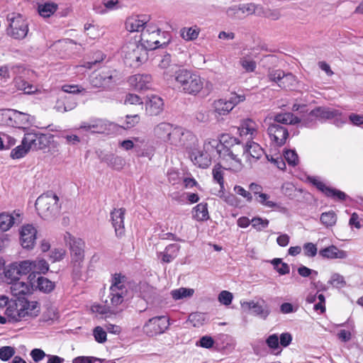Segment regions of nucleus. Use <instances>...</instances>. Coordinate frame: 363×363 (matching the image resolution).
I'll return each instance as SVG.
<instances>
[{
  "mask_svg": "<svg viewBox=\"0 0 363 363\" xmlns=\"http://www.w3.org/2000/svg\"><path fill=\"white\" fill-rule=\"evenodd\" d=\"M40 311L39 303L37 301H29L23 298L11 299L5 314L9 323H16L28 317H36Z\"/></svg>",
  "mask_w": 363,
  "mask_h": 363,
  "instance_id": "f257e3e1",
  "label": "nucleus"
},
{
  "mask_svg": "<svg viewBox=\"0 0 363 363\" xmlns=\"http://www.w3.org/2000/svg\"><path fill=\"white\" fill-rule=\"evenodd\" d=\"M173 79L184 93L196 96L203 89V82L196 72L186 68L179 69Z\"/></svg>",
  "mask_w": 363,
  "mask_h": 363,
  "instance_id": "f03ea898",
  "label": "nucleus"
},
{
  "mask_svg": "<svg viewBox=\"0 0 363 363\" xmlns=\"http://www.w3.org/2000/svg\"><path fill=\"white\" fill-rule=\"evenodd\" d=\"M221 143L220 145L217 155L221 160L226 161H235L240 163L238 155L241 150V143L236 138L228 134L220 135Z\"/></svg>",
  "mask_w": 363,
  "mask_h": 363,
  "instance_id": "7ed1b4c3",
  "label": "nucleus"
},
{
  "mask_svg": "<svg viewBox=\"0 0 363 363\" xmlns=\"http://www.w3.org/2000/svg\"><path fill=\"white\" fill-rule=\"evenodd\" d=\"M125 63L133 67H137L147 59L146 49L137 43H129L123 47Z\"/></svg>",
  "mask_w": 363,
  "mask_h": 363,
  "instance_id": "20e7f679",
  "label": "nucleus"
},
{
  "mask_svg": "<svg viewBox=\"0 0 363 363\" xmlns=\"http://www.w3.org/2000/svg\"><path fill=\"white\" fill-rule=\"evenodd\" d=\"M58 196L52 191L40 195L35 201V208L41 217L48 218L58 209Z\"/></svg>",
  "mask_w": 363,
  "mask_h": 363,
  "instance_id": "39448f33",
  "label": "nucleus"
},
{
  "mask_svg": "<svg viewBox=\"0 0 363 363\" xmlns=\"http://www.w3.org/2000/svg\"><path fill=\"white\" fill-rule=\"evenodd\" d=\"M244 100L245 96L243 95L237 94L231 96L229 100L223 99L215 100L212 104V108L216 117L218 118L220 116L228 114L235 106Z\"/></svg>",
  "mask_w": 363,
  "mask_h": 363,
  "instance_id": "423d86ee",
  "label": "nucleus"
},
{
  "mask_svg": "<svg viewBox=\"0 0 363 363\" xmlns=\"http://www.w3.org/2000/svg\"><path fill=\"white\" fill-rule=\"evenodd\" d=\"M116 77V70L106 69L94 72L91 75L89 81L93 87L108 89L114 85Z\"/></svg>",
  "mask_w": 363,
  "mask_h": 363,
  "instance_id": "0eeeda50",
  "label": "nucleus"
},
{
  "mask_svg": "<svg viewBox=\"0 0 363 363\" xmlns=\"http://www.w3.org/2000/svg\"><path fill=\"white\" fill-rule=\"evenodd\" d=\"M313 114H317L319 121L333 119V123L337 126H340L347 121L346 116L341 111L329 107H316L313 109Z\"/></svg>",
  "mask_w": 363,
  "mask_h": 363,
  "instance_id": "6e6552de",
  "label": "nucleus"
},
{
  "mask_svg": "<svg viewBox=\"0 0 363 363\" xmlns=\"http://www.w3.org/2000/svg\"><path fill=\"white\" fill-rule=\"evenodd\" d=\"M169 319L164 316H156L150 318L143 326L144 333L152 337L163 333L169 328Z\"/></svg>",
  "mask_w": 363,
  "mask_h": 363,
  "instance_id": "1a4fd4ad",
  "label": "nucleus"
},
{
  "mask_svg": "<svg viewBox=\"0 0 363 363\" xmlns=\"http://www.w3.org/2000/svg\"><path fill=\"white\" fill-rule=\"evenodd\" d=\"M65 241L70 250L71 261H84V242L81 238H75L69 233H66L65 235Z\"/></svg>",
  "mask_w": 363,
  "mask_h": 363,
  "instance_id": "9d476101",
  "label": "nucleus"
},
{
  "mask_svg": "<svg viewBox=\"0 0 363 363\" xmlns=\"http://www.w3.org/2000/svg\"><path fill=\"white\" fill-rule=\"evenodd\" d=\"M162 35L164 37L165 40H160L157 38V36H160V35H150L147 32H143L141 33V39L140 42L142 46H143L146 49V52L147 50H155L163 45H167L170 42V35L168 32L163 31L162 33Z\"/></svg>",
  "mask_w": 363,
  "mask_h": 363,
  "instance_id": "9b49d317",
  "label": "nucleus"
},
{
  "mask_svg": "<svg viewBox=\"0 0 363 363\" xmlns=\"http://www.w3.org/2000/svg\"><path fill=\"white\" fill-rule=\"evenodd\" d=\"M241 307L245 311L251 310L254 315L258 316L264 320H265L271 313L269 306L262 298L257 301H250L241 302Z\"/></svg>",
  "mask_w": 363,
  "mask_h": 363,
  "instance_id": "f8f14e48",
  "label": "nucleus"
},
{
  "mask_svg": "<svg viewBox=\"0 0 363 363\" xmlns=\"http://www.w3.org/2000/svg\"><path fill=\"white\" fill-rule=\"evenodd\" d=\"M28 32V23L21 16L10 19L9 27L7 28L9 35L15 39H23L26 36Z\"/></svg>",
  "mask_w": 363,
  "mask_h": 363,
  "instance_id": "ddd939ff",
  "label": "nucleus"
},
{
  "mask_svg": "<svg viewBox=\"0 0 363 363\" xmlns=\"http://www.w3.org/2000/svg\"><path fill=\"white\" fill-rule=\"evenodd\" d=\"M125 212L126 210L124 208H115L110 213L111 224L118 238H121L125 235L124 219Z\"/></svg>",
  "mask_w": 363,
  "mask_h": 363,
  "instance_id": "4468645a",
  "label": "nucleus"
},
{
  "mask_svg": "<svg viewBox=\"0 0 363 363\" xmlns=\"http://www.w3.org/2000/svg\"><path fill=\"white\" fill-rule=\"evenodd\" d=\"M194 139V135L182 128H173L168 143L177 147L188 148L187 140Z\"/></svg>",
  "mask_w": 363,
  "mask_h": 363,
  "instance_id": "2eb2a0df",
  "label": "nucleus"
},
{
  "mask_svg": "<svg viewBox=\"0 0 363 363\" xmlns=\"http://www.w3.org/2000/svg\"><path fill=\"white\" fill-rule=\"evenodd\" d=\"M267 133L271 140L277 146L284 145L289 136L288 130L277 123H271L267 128Z\"/></svg>",
  "mask_w": 363,
  "mask_h": 363,
  "instance_id": "dca6fc26",
  "label": "nucleus"
},
{
  "mask_svg": "<svg viewBox=\"0 0 363 363\" xmlns=\"http://www.w3.org/2000/svg\"><path fill=\"white\" fill-rule=\"evenodd\" d=\"M36 234L37 230L33 225L27 224L23 225L20 230L21 246L25 249H33L35 244Z\"/></svg>",
  "mask_w": 363,
  "mask_h": 363,
  "instance_id": "f3484780",
  "label": "nucleus"
},
{
  "mask_svg": "<svg viewBox=\"0 0 363 363\" xmlns=\"http://www.w3.org/2000/svg\"><path fill=\"white\" fill-rule=\"evenodd\" d=\"M240 153L250 162H256L264 154V150L257 143L250 142L245 145L241 144Z\"/></svg>",
  "mask_w": 363,
  "mask_h": 363,
  "instance_id": "a211bd4d",
  "label": "nucleus"
},
{
  "mask_svg": "<svg viewBox=\"0 0 363 363\" xmlns=\"http://www.w3.org/2000/svg\"><path fill=\"white\" fill-rule=\"evenodd\" d=\"M21 221V214L19 211H13L11 213L2 212L0 213V231H8L14 224H18Z\"/></svg>",
  "mask_w": 363,
  "mask_h": 363,
  "instance_id": "6ab92c4d",
  "label": "nucleus"
},
{
  "mask_svg": "<svg viewBox=\"0 0 363 363\" xmlns=\"http://www.w3.org/2000/svg\"><path fill=\"white\" fill-rule=\"evenodd\" d=\"M159 67L164 69L163 76L167 81L172 80L176 72L179 69H181L178 65L172 62L171 55L168 53L162 56V58L160 62Z\"/></svg>",
  "mask_w": 363,
  "mask_h": 363,
  "instance_id": "aec40b11",
  "label": "nucleus"
},
{
  "mask_svg": "<svg viewBox=\"0 0 363 363\" xmlns=\"http://www.w3.org/2000/svg\"><path fill=\"white\" fill-rule=\"evenodd\" d=\"M77 99L73 95L63 94L57 99L54 108L60 113L73 110L77 106Z\"/></svg>",
  "mask_w": 363,
  "mask_h": 363,
  "instance_id": "412c9836",
  "label": "nucleus"
},
{
  "mask_svg": "<svg viewBox=\"0 0 363 363\" xmlns=\"http://www.w3.org/2000/svg\"><path fill=\"white\" fill-rule=\"evenodd\" d=\"M250 190L255 195L257 196L256 199L262 205L268 208L279 207V204L274 201H269V196L267 194L262 193V186L256 183H251L249 186Z\"/></svg>",
  "mask_w": 363,
  "mask_h": 363,
  "instance_id": "4be33fe9",
  "label": "nucleus"
},
{
  "mask_svg": "<svg viewBox=\"0 0 363 363\" xmlns=\"http://www.w3.org/2000/svg\"><path fill=\"white\" fill-rule=\"evenodd\" d=\"M149 21V17L146 15L130 16L125 21V28L129 32H140Z\"/></svg>",
  "mask_w": 363,
  "mask_h": 363,
  "instance_id": "5701e85b",
  "label": "nucleus"
},
{
  "mask_svg": "<svg viewBox=\"0 0 363 363\" xmlns=\"http://www.w3.org/2000/svg\"><path fill=\"white\" fill-rule=\"evenodd\" d=\"M152 78L149 74H138L129 78L130 84L138 90L149 89L152 86Z\"/></svg>",
  "mask_w": 363,
  "mask_h": 363,
  "instance_id": "b1692460",
  "label": "nucleus"
},
{
  "mask_svg": "<svg viewBox=\"0 0 363 363\" xmlns=\"http://www.w3.org/2000/svg\"><path fill=\"white\" fill-rule=\"evenodd\" d=\"M189 157L193 163L200 168H207L211 164L212 158L204 150H194L190 152Z\"/></svg>",
  "mask_w": 363,
  "mask_h": 363,
  "instance_id": "393cba45",
  "label": "nucleus"
},
{
  "mask_svg": "<svg viewBox=\"0 0 363 363\" xmlns=\"http://www.w3.org/2000/svg\"><path fill=\"white\" fill-rule=\"evenodd\" d=\"M181 246L177 243L168 245L163 252L157 254L162 263H170L177 258Z\"/></svg>",
  "mask_w": 363,
  "mask_h": 363,
  "instance_id": "a878e982",
  "label": "nucleus"
},
{
  "mask_svg": "<svg viewBox=\"0 0 363 363\" xmlns=\"http://www.w3.org/2000/svg\"><path fill=\"white\" fill-rule=\"evenodd\" d=\"M164 102L158 96H152L145 103V111L149 116H157L162 111Z\"/></svg>",
  "mask_w": 363,
  "mask_h": 363,
  "instance_id": "bb28decb",
  "label": "nucleus"
},
{
  "mask_svg": "<svg viewBox=\"0 0 363 363\" xmlns=\"http://www.w3.org/2000/svg\"><path fill=\"white\" fill-rule=\"evenodd\" d=\"M111 284L110 286V291H118L128 293L125 284L128 282V278L125 275L121 273H115L111 276Z\"/></svg>",
  "mask_w": 363,
  "mask_h": 363,
  "instance_id": "cd10ccee",
  "label": "nucleus"
},
{
  "mask_svg": "<svg viewBox=\"0 0 363 363\" xmlns=\"http://www.w3.org/2000/svg\"><path fill=\"white\" fill-rule=\"evenodd\" d=\"M318 254L321 257L329 259H345L347 255L345 251L339 250L333 245L320 250Z\"/></svg>",
  "mask_w": 363,
  "mask_h": 363,
  "instance_id": "c85d7f7f",
  "label": "nucleus"
},
{
  "mask_svg": "<svg viewBox=\"0 0 363 363\" xmlns=\"http://www.w3.org/2000/svg\"><path fill=\"white\" fill-rule=\"evenodd\" d=\"M30 115L14 109L12 128L26 129V126L31 123Z\"/></svg>",
  "mask_w": 363,
  "mask_h": 363,
  "instance_id": "c756f323",
  "label": "nucleus"
},
{
  "mask_svg": "<svg viewBox=\"0 0 363 363\" xmlns=\"http://www.w3.org/2000/svg\"><path fill=\"white\" fill-rule=\"evenodd\" d=\"M274 122L272 123L284 124V125H295L299 123V118L294 116V113L290 112H285L276 114L273 118Z\"/></svg>",
  "mask_w": 363,
  "mask_h": 363,
  "instance_id": "7c9ffc66",
  "label": "nucleus"
},
{
  "mask_svg": "<svg viewBox=\"0 0 363 363\" xmlns=\"http://www.w3.org/2000/svg\"><path fill=\"white\" fill-rule=\"evenodd\" d=\"M240 136L250 135L252 139L257 133V125L252 119L244 120L238 128Z\"/></svg>",
  "mask_w": 363,
  "mask_h": 363,
  "instance_id": "2f4dec72",
  "label": "nucleus"
},
{
  "mask_svg": "<svg viewBox=\"0 0 363 363\" xmlns=\"http://www.w3.org/2000/svg\"><path fill=\"white\" fill-rule=\"evenodd\" d=\"M11 284V291L14 296L24 295L30 292V286H33V283H26L23 281H20V279H17L16 281H13V282H10Z\"/></svg>",
  "mask_w": 363,
  "mask_h": 363,
  "instance_id": "473e14b6",
  "label": "nucleus"
},
{
  "mask_svg": "<svg viewBox=\"0 0 363 363\" xmlns=\"http://www.w3.org/2000/svg\"><path fill=\"white\" fill-rule=\"evenodd\" d=\"M172 128V125L169 123H160L154 128V133L158 138L164 142H167L169 139Z\"/></svg>",
  "mask_w": 363,
  "mask_h": 363,
  "instance_id": "72a5a7b5",
  "label": "nucleus"
},
{
  "mask_svg": "<svg viewBox=\"0 0 363 363\" xmlns=\"http://www.w3.org/2000/svg\"><path fill=\"white\" fill-rule=\"evenodd\" d=\"M101 162L106 163L108 167L116 170H121L125 164V160L121 157L113 154L105 155L101 158Z\"/></svg>",
  "mask_w": 363,
  "mask_h": 363,
  "instance_id": "f704fd0d",
  "label": "nucleus"
},
{
  "mask_svg": "<svg viewBox=\"0 0 363 363\" xmlns=\"http://www.w3.org/2000/svg\"><path fill=\"white\" fill-rule=\"evenodd\" d=\"M193 212L194 218L199 221H205L209 219L207 203L202 202L197 204L193 208Z\"/></svg>",
  "mask_w": 363,
  "mask_h": 363,
  "instance_id": "c9c22d12",
  "label": "nucleus"
},
{
  "mask_svg": "<svg viewBox=\"0 0 363 363\" xmlns=\"http://www.w3.org/2000/svg\"><path fill=\"white\" fill-rule=\"evenodd\" d=\"M296 85V78L291 73L283 72V77H281L278 86L284 89H294Z\"/></svg>",
  "mask_w": 363,
  "mask_h": 363,
  "instance_id": "e433bc0d",
  "label": "nucleus"
},
{
  "mask_svg": "<svg viewBox=\"0 0 363 363\" xmlns=\"http://www.w3.org/2000/svg\"><path fill=\"white\" fill-rule=\"evenodd\" d=\"M5 277L9 283L13 282L17 279H20L21 275L16 263L13 262L10 264L4 270Z\"/></svg>",
  "mask_w": 363,
  "mask_h": 363,
  "instance_id": "4c0bfd02",
  "label": "nucleus"
},
{
  "mask_svg": "<svg viewBox=\"0 0 363 363\" xmlns=\"http://www.w3.org/2000/svg\"><path fill=\"white\" fill-rule=\"evenodd\" d=\"M220 143V138L219 140L208 139L204 142L203 150L208 152L212 158L217 155Z\"/></svg>",
  "mask_w": 363,
  "mask_h": 363,
  "instance_id": "58836bf2",
  "label": "nucleus"
},
{
  "mask_svg": "<svg viewBox=\"0 0 363 363\" xmlns=\"http://www.w3.org/2000/svg\"><path fill=\"white\" fill-rule=\"evenodd\" d=\"M266 345L275 355L280 354L282 350L279 345V339L277 334L269 335L266 339Z\"/></svg>",
  "mask_w": 363,
  "mask_h": 363,
  "instance_id": "ea45409f",
  "label": "nucleus"
},
{
  "mask_svg": "<svg viewBox=\"0 0 363 363\" xmlns=\"http://www.w3.org/2000/svg\"><path fill=\"white\" fill-rule=\"evenodd\" d=\"M36 287L42 292L50 293L55 287V282L51 281L50 279L44 277H39L37 279Z\"/></svg>",
  "mask_w": 363,
  "mask_h": 363,
  "instance_id": "a19ab883",
  "label": "nucleus"
},
{
  "mask_svg": "<svg viewBox=\"0 0 363 363\" xmlns=\"http://www.w3.org/2000/svg\"><path fill=\"white\" fill-rule=\"evenodd\" d=\"M240 8V11H241V14L242 15V18L245 15H252L253 13L259 14L262 10V7L259 5H256L254 3L249 4H243L238 5Z\"/></svg>",
  "mask_w": 363,
  "mask_h": 363,
  "instance_id": "79ce46f5",
  "label": "nucleus"
},
{
  "mask_svg": "<svg viewBox=\"0 0 363 363\" xmlns=\"http://www.w3.org/2000/svg\"><path fill=\"white\" fill-rule=\"evenodd\" d=\"M14 109H0V125L12 127Z\"/></svg>",
  "mask_w": 363,
  "mask_h": 363,
  "instance_id": "37998d69",
  "label": "nucleus"
},
{
  "mask_svg": "<svg viewBox=\"0 0 363 363\" xmlns=\"http://www.w3.org/2000/svg\"><path fill=\"white\" fill-rule=\"evenodd\" d=\"M57 9V5L55 3H45L44 4H40L38 6V13L39 14L44 17H50L52 14H53Z\"/></svg>",
  "mask_w": 363,
  "mask_h": 363,
  "instance_id": "c03bdc74",
  "label": "nucleus"
},
{
  "mask_svg": "<svg viewBox=\"0 0 363 363\" xmlns=\"http://www.w3.org/2000/svg\"><path fill=\"white\" fill-rule=\"evenodd\" d=\"M194 294V290L193 289H187L181 287L178 289H174L171 291L172 297L174 300H180L185 298H190Z\"/></svg>",
  "mask_w": 363,
  "mask_h": 363,
  "instance_id": "a18cd8bd",
  "label": "nucleus"
},
{
  "mask_svg": "<svg viewBox=\"0 0 363 363\" xmlns=\"http://www.w3.org/2000/svg\"><path fill=\"white\" fill-rule=\"evenodd\" d=\"M38 133V132L35 130H26L22 140V143L26 145L30 150L33 149Z\"/></svg>",
  "mask_w": 363,
  "mask_h": 363,
  "instance_id": "49530a36",
  "label": "nucleus"
},
{
  "mask_svg": "<svg viewBox=\"0 0 363 363\" xmlns=\"http://www.w3.org/2000/svg\"><path fill=\"white\" fill-rule=\"evenodd\" d=\"M300 122L302 125H304L308 128H312L318 121L317 114H313V110L310 112L303 114L301 118H299Z\"/></svg>",
  "mask_w": 363,
  "mask_h": 363,
  "instance_id": "de8ad7c7",
  "label": "nucleus"
},
{
  "mask_svg": "<svg viewBox=\"0 0 363 363\" xmlns=\"http://www.w3.org/2000/svg\"><path fill=\"white\" fill-rule=\"evenodd\" d=\"M80 128L91 133H101L102 131L101 122L99 120L83 122L80 125Z\"/></svg>",
  "mask_w": 363,
  "mask_h": 363,
  "instance_id": "09e8293b",
  "label": "nucleus"
},
{
  "mask_svg": "<svg viewBox=\"0 0 363 363\" xmlns=\"http://www.w3.org/2000/svg\"><path fill=\"white\" fill-rule=\"evenodd\" d=\"M320 219L322 224L325 227H332L336 223L337 216L333 211H330L323 213Z\"/></svg>",
  "mask_w": 363,
  "mask_h": 363,
  "instance_id": "8fccbe9b",
  "label": "nucleus"
},
{
  "mask_svg": "<svg viewBox=\"0 0 363 363\" xmlns=\"http://www.w3.org/2000/svg\"><path fill=\"white\" fill-rule=\"evenodd\" d=\"M15 86L18 89L22 90L24 91V93L28 94L34 93L36 90L34 86L21 77L16 78L15 79Z\"/></svg>",
  "mask_w": 363,
  "mask_h": 363,
  "instance_id": "3c124183",
  "label": "nucleus"
},
{
  "mask_svg": "<svg viewBox=\"0 0 363 363\" xmlns=\"http://www.w3.org/2000/svg\"><path fill=\"white\" fill-rule=\"evenodd\" d=\"M33 272L45 274L49 270L48 263L43 259L32 261Z\"/></svg>",
  "mask_w": 363,
  "mask_h": 363,
  "instance_id": "603ef678",
  "label": "nucleus"
},
{
  "mask_svg": "<svg viewBox=\"0 0 363 363\" xmlns=\"http://www.w3.org/2000/svg\"><path fill=\"white\" fill-rule=\"evenodd\" d=\"M204 321V315L199 312L191 313L188 318V322H189L194 327L201 326L203 324Z\"/></svg>",
  "mask_w": 363,
  "mask_h": 363,
  "instance_id": "864d4df0",
  "label": "nucleus"
},
{
  "mask_svg": "<svg viewBox=\"0 0 363 363\" xmlns=\"http://www.w3.org/2000/svg\"><path fill=\"white\" fill-rule=\"evenodd\" d=\"M30 150V149L21 143V145L16 147L11 152V157L13 159H20L23 157Z\"/></svg>",
  "mask_w": 363,
  "mask_h": 363,
  "instance_id": "5fc2aeb1",
  "label": "nucleus"
},
{
  "mask_svg": "<svg viewBox=\"0 0 363 363\" xmlns=\"http://www.w3.org/2000/svg\"><path fill=\"white\" fill-rule=\"evenodd\" d=\"M284 156L289 165L295 167L298 164V156L295 150H287Z\"/></svg>",
  "mask_w": 363,
  "mask_h": 363,
  "instance_id": "6e6d98bb",
  "label": "nucleus"
},
{
  "mask_svg": "<svg viewBox=\"0 0 363 363\" xmlns=\"http://www.w3.org/2000/svg\"><path fill=\"white\" fill-rule=\"evenodd\" d=\"M15 348L11 346H3L0 347V359L6 362L9 360L14 354Z\"/></svg>",
  "mask_w": 363,
  "mask_h": 363,
  "instance_id": "4d7b16f0",
  "label": "nucleus"
},
{
  "mask_svg": "<svg viewBox=\"0 0 363 363\" xmlns=\"http://www.w3.org/2000/svg\"><path fill=\"white\" fill-rule=\"evenodd\" d=\"M127 294H124V292H118V291H111L110 296L111 297V304L113 307H116L121 304Z\"/></svg>",
  "mask_w": 363,
  "mask_h": 363,
  "instance_id": "13d9d810",
  "label": "nucleus"
},
{
  "mask_svg": "<svg viewBox=\"0 0 363 363\" xmlns=\"http://www.w3.org/2000/svg\"><path fill=\"white\" fill-rule=\"evenodd\" d=\"M15 263H16L21 276L26 275L33 271V264L30 260H24L19 262H16Z\"/></svg>",
  "mask_w": 363,
  "mask_h": 363,
  "instance_id": "bf43d9fd",
  "label": "nucleus"
},
{
  "mask_svg": "<svg viewBox=\"0 0 363 363\" xmlns=\"http://www.w3.org/2000/svg\"><path fill=\"white\" fill-rule=\"evenodd\" d=\"M106 55L101 51H97L94 53V60L89 62H84L83 67L86 69H92L94 66L102 62Z\"/></svg>",
  "mask_w": 363,
  "mask_h": 363,
  "instance_id": "052dcab7",
  "label": "nucleus"
},
{
  "mask_svg": "<svg viewBox=\"0 0 363 363\" xmlns=\"http://www.w3.org/2000/svg\"><path fill=\"white\" fill-rule=\"evenodd\" d=\"M212 174L213 179L219 184L220 189H224L223 173L221 169V166L219 164L216 165L213 169Z\"/></svg>",
  "mask_w": 363,
  "mask_h": 363,
  "instance_id": "680f3d73",
  "label": "nucleus"
},
{
  "mask_svg": "<svg viewBox=\"0 0 363 363\" xmlns=\"http://www.w3.org/2000/svg\"><path fill=\"white\" fill-rule=\"evenodd\" d=\"M269 220L259 217L253 218L251 220L252 226L257 231H261L269 225Z\"/></svg>",
  "mask_w": 363,
  "mask_h": 363,
  "instance_id": "e2e57ef3",
  "label": "nucleus"
},
{
  "mask_svg": "<svg viewBox=\"0 0 363 363\" xmlns=\"http://www.w3.org/2000/svg\"><path fill=\"white\" fill-rule=\"evenodd\" d=\"M296 190V186L290 182L284 183L281 188L282 194L290 199H293L295 196Z\"/></svg>",
  "mask_w": 363,
  "mask_h": 363,
  "instance_id": "0e129e2a",
  "label": "nucleus"
},
{
  "mask_svg": "<svg viewBox=\"0 0 363 363\" xmlns=\"http://www.w3.org/2000/svg\"><path fill=\"white\" fill-rule=\"evenodd\" d=\"M303 253L306 257H314L318 253L316 245L313 242H306L303 245Z\"/></svg>",
  "mask_w": 363,
  "mask_h": 363,
  "instance_id": "69168bd1",
  "label": "nucleus"
},
{
  "mask_svg": "<svg viewBox=\"0 0 363 363\" xmlns=\"http://www.w3.org/2000/svg\"><path fill=\"white\" fill-rule=\"evenodd\" d=\"M84 261L72 262L71 266L72 267V278L75 280L80 279L82 274V266Z\"/></svg>",
  "mask_w": 363,
  "mask_h": 363,
  "instance_id": "338daca9",
  "label": "nucleus"
},
{
  "mask_svg": "<svg viewBox=\"0 0 363 363\" xmlns=\"http://www.w3.org/2000/svg\"><path fill=\"white\" fill-rule=\"evenodd\" d=\"M48 137L45 134L39 133L33 150H43L48 145Z\"/></svg>",
  "mask_w": 363,
  "mask_h": 363,
  "instance_id": "774afa93",
  "label": "nucleus"
}]
</instances>
